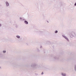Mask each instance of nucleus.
Instances as JSON below:
<instances>
[{
	"instance_id": "1",
	"label": "nucleus",
	"mask_w": 76,
	"mask_h": 76,
	"mask_svg": "<svg viewBox=\"0 0 76 76\" xmlns=\"http://www.w3.org/2000/svg\"><path fill=\"white\" fill-rule=\"evenodd\" d=\"M31 67L33 69H38L40 68V66L38 65L37 64L35 63L32 64Z\"/></svg>"
},
{
	"instance_id": "2",
	"label": "nucleus",
	"mask_w": 76,
	"mask_h": 76,
	"mask_svg": "<svg viewBox=\"0 0 76 76\" xmlns=\"http://www.w3.org/2000/svg\"><path fill=\"white\" fill-rule=\"evenodd\" d=\"M70 36L71 38L76 37V33L74 32H72L70 34Z\"/></svg>"
},
{
	"instance_id": "3",
	"label": "nucleus",
	"mask_w": 76,
	"mask_h": 76,
	"mask_svg": "<svg viewBox=\"0 0 76 76\" xmlns=\"http://www.w3.org/2000/svg\"><path fill=\"white\" fill-rule=\"evenodd\" d=\"M62 37H63V38H65V39H66L67 41H69V39H68V38H67V37H66V36L65 35H62Z\"/></svg>"
},
{
	"instance_id": "4",
	"label": "nucleus",
	"mask_w": 76,
	"mask_h": 76,
	"mask_svg": "<svg viewBox=\"0 0 76 76\" xmlns=\"http://www.w3.org/2000/svg\"><path fill=\"white\" fill-rule=\"evenodd\" d=\"M5 4L6 7H9L10 6V4L8 1H6L5 2Z\"/></svg>"
},
{
	"instance_id": "5",
	"label": "nucleus",
	"mask_w": 76,
	"mask_h": 76,
	"mask_svg": "<svg viewBox=\"0 0 76 76\" xmlns=\"http://www.w3.org/2000/svg\"><path fill=\"white\" fill-rule=\"evenodd\" d=\"M43 32H43V31H37V33H38V34H39V35H41V34H42Z\"/></svg>"
},
{
	"instance_id": "6",
	"label": "nucleus",
	"mask_w": 76,
	"mask_h": 76,
	"mask_svg": "<svg viewBox=\"0 0 76 76\" xmlns=\"http://www.w3.org/2000/svg\"><path fill=\"white\" fill-rule=\"evenodd\" d=\"M58 58L56 56L54 57L53 58V60H58Z\"/></svg>"
},
{
	"instance_id": "7",
	"label": "nucleus",
	"mask_w": 76,
	"mask_h": 76,
	"mask_svg": "<svg viewBox=\"0 0 76 76\" xmlns=\"http://www.w3.org/2000/svg\"><path fill=\"white\" fill-rule=\"evenodd\" d=\"M61 75L62 76H66V73L62 72L61 73Z\"/></svg>"
},
{
	"instance_id": "8",
	"label": "nucleus",
	"mask_w": 76,
	"mask_h": 76,
	"mask_svg": "<svg viewBox=\"0 0 76 76\" xmlns=\"http://www.w3.org/2000/svg\"><path fill=\"white\" fill-rule=\"evenodd\" d=\"M24 23L25 24H26V25H28V22L27 21L25 20L24 21Z\"/></svg>"
},
{
	"instance_id": "9",
	"label": "nucleus",
	"mask_w": 76,
	"mask_h": 76,
	"mask_svg": "<svg viewBox=\"0 0 76 76\" xmlns=\"http://www.w3.org/2000/svg\"><path fill=\"white\" fill-rule=\"evenodd\" d=\"M16 37L17 38H18V39H20V37L18 35L16 36Z\"/></svg>"
},
{
	"instance_id": "10",
	"label": "nucleus",
	"mask_w": 76,
	"mask_h": 76,
	"mask_svg": "<svg viewBox=\"0 0 76 76\" xmlns=\"http://www.w3.org/2000/svg\"><path fill=\"white\" fill-rule=\"evenodd\" d=\"M74 70L76 72V64H75L74 65Z\"/></svg>"
},
{
	"instance_id": "11",
	"label": "nucleus",
	"mask_w": 76,
	"mask_h": 76,
	"mask_svg": "<svg viewBox=\"0 0 76 76\" xmlns=\"http://www.w3.org/2000/svg\"><path fill=\"white\" fill-rule=\"evenodd\" d=\"M55 34H57V33H58V31L57 30H56L55 31Z\"/></svg>"
},
{
	"instance_id": "12",
	"label": "nucleus",
	"mask_w": 76,
	"mask_h": 76,
	"mask_svg": "<svg viewBox=\"0 0 76 76\" xmlns=\"http://www.w3.org/2000/svg\"><path fill=\"white\" fill-rule=\"evenodd\" d=\"M49 43H50V41H47L46 42L47 44H49Z\"/></svg>"
},
{
	"instance_id": "13",
	"label": "nucleus",
	"mask_w": 76,
	"mask_h": 76,
	"mask_svg": "<svg viewBox=\"0 0 76 76\" xmlns=\"http://www.w3.org/2000/svg\"><path fill=\"white\" fill-rule=\"evenodd\" d=\"M3 53H6V50H3Z\"/></svg>"
},
{
	"instance_id": "14",
	"label": "nucleus",
	"mask_w": 76,
	"mask_h": 76,
	"mask_svg": "<svg viewBox=\"0 0 76 76\" xmlns=\"http://www.w3.org/2000/svg\"><path fill=\"white\" fill-rule=\"evenodd\" d=\"M0 57H2V54L1 53H0Z\"/></svg>"
},
{
	"instance_id": "15",
	"label": "nucleus",
	"mask_w": 76,
	"mask_h": 76,
	"mask_svg": "<svg viewBox=\"0 0 76 76\" xmlns=\"http://www.w3.org/2000/svg\"><path fill=\"white\" fill-rule=\"evenodd\" d=\"M20 20H22V18H20Z\"/></svg>"
},
{
	"instance_id": "16",
	"label": "nucleus",
	"mask_w": 76,
	"mask_h": 76,
	"mask_svg": "<svg viewBox=\"0 0 76 76\" xmlns=\"http://www.w3.org/2000/svg\"><path fill=\"white\" fill-rule=\"evenodd\" d=\"M74 5L75 6H76V2L75 3Z\"/></svg>"
},
{
	"instance_id": "17",
	"label": "nucleus",
	"mask_w": 76,
	"mask_h": 76,
	"mask_svg": "<svg viewBox=\"0 0 76 76\" xmlns=\"http://www.w3.org/2000/svg\"><path fill=\"white\" fill-rule=\"evenodd\" d=\"M25 20V19L23 18V19H22V20Z\"/></svg>"
},
{
	"instance_id": "18",
	"label": "nucleus",
	"mask_w": 76,
	"mask_h": 76,
	"mask_svg": "<svg viewBox=\"0 0 76 76\" xmlns=\"http://www.w3.org/2000/svg\"><path fill=\"white\" fill-rule=\"evenodd\" d=\"M44 74V72H42V73H41V75H43Z\"/></svg>"
},
{
	"instance_id": "19",
	"label": "nucleus",
	"mask_w": 76,
	"mask_h": 76,
	"mask_svg": "<svg viewBox=\"0 0 76 76\" xmlns=\"http://www.w3.org/2000/svg\"><path fill=\"white\" fill-rule=\"evenodd\" d=\"M1 26V24H0V27Z\"/></svg>"
},
{
	"instance_id": "20",
	"label": "nucleus",
	"mask_w": 76,
	"mask_h": 76,
	"mask_svg": "<svg viewBox=\"0 0 76 76\" xmlns=\"http://www.w3.org/2000/svg\"><path fill=\"white\" fill-rule=\"evenodd\" d=\"M47 22H48V23H49V22L48 21H47Z\"/></svg>"
},
{
	"instance_id": "21",
	"label": "nucleus",
	"mask_w": 76,
	"mask_h": 76,
	"mask_svg": "<svg viewBox=\"0 0 76 76\" xmlns=\"http://www.w3.org/2000/svg\"><path fill=\"white\" fill-rule=\"evenodd\" d=\"M42 47V46H40V48H41Z\"/></svg>"
},
{
	"instance_id": "22",
	"label": "nucleus",
	"mask_w": 76,
	"mask_h": 76,
	"mask_svg": "<svg viewBox=\"0 0 76 76\" xmlns=\"http://www.w3.org/2000/svg\"><path fill=\"white\" fill-rule=\"evenodd\" d=\"M1 69V66H0V69Z\"/></svg>"
}]
</instances>
